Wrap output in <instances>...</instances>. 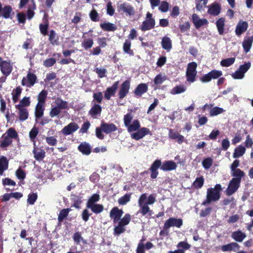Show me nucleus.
Instances as JSON below:
<instances>
[{"mask_svg": "<svg viewBox=\"0 0 253 253\" xmlns=\"http://www.w3.org/2000/svg\"><path fill=\"white\" fill-rule=\"evenodd\" d=\"M133 115L129 113L124 117V122L125 126L127 128L128 132H131L136 131L131 134V138L136 140H140L145 135L151 134L150 130L146 127L140 128V123L138 120H134Z\"/></svg>", "mask_w": 253, "mask_h": 253, "instance_id": "nucleus-1", "label": "nucleus"}, {"mask_svg": "<svg viewBox=\"0 0 253 253\" xmlns=\"http://www.w3.org/2000/svg\"><path fill=\"white\" fill-rule=\"evenodd\" d=\"M124 212L122 209L115 207L112 209L110 212V217L113 219L114 224L118 222V224L114 228L113 234L114 235H120L126 231L125 226L127 225L131 220V215L126 213L122 218H121Z\"/></svg>", "mask_w": 253, "mask_h": 253, "instance_id": "nucleus-2", "label": "nucleus"}, {"mask_svg": "<svg viewBox=\"0 0 253 253\" xmlns=\"http://www.w3.org/2000/svg\"><path fill=\"white\" fill-rule=\"evenodd\" d=\"M220 184H217L214 188H209L207 190L206 199L203 201L202 205L206 206L212 202L218 201L220 198V191H221Z\"/></svg>", "mask_w": 253, "mask_h": 253, "instance_id": "nucleus-3", "label": "nucleus"}, {"mask_svg": "<svg viewBox=\"0 0 253 253\" xmlns=\"http://www.w3.org/2000/svg\"><path fill=\"white\" fill-rule=\"evenodd\" d=\"M147 199L146 193L142 194L139 197L138 201V205L139 210L137 211L136 215L140 213L141 216L147 217L151 216L153 211L150 209L149 206L145 204V201Z\"/></svg>", "mask_w": 253, "mask_h": 253, "instance_id": "nucleus-4", "label": "nucleus"}, {"mask_svg": "<svg viewBox=\"0 0 253 253\" xmlns=\"http://www.w3.org/2000/svg\"><path fill=\"white\" fill-rule=\"evenodd\" d=\"M236 176L230 181L227 188L226 190V194L227 196H230L234 194L239 188L242 177L245 175H233Z\"/></svg>", "mask_w": 253, "mask_h": 253, "instance_id": "nucleus-5", "label": "nucleus"}, {"mask_svg": "<svg viewBox=\"0 0 253 253\" xmlns=\"http://www.w3.org/2000/svg\"><path fill=\"white\" fill-rule=\"evenodd\" d=\"M197 64L195 62H192L188 64L186 75L187 81L190 83H193L195 81L197 75L196 68Z\"/></svg>", "mask_w": 253, "mask_h": 253, "instance_id": "nucleus-6", "label": "nucleus"}, {"mask_svg": "<svg viewBox=\"0 0 253 253\" xmlns=\"http://www.w3.org/2000/svg\"><path fill=\"white\" fill-rule=\"evenodd\" d=\"M251 66L250 62L241 65L239 69L232 74V78L237 80L243 79L245 77V74L248 71Z\"/></svg>", "mask_w": 253, "mask_h": 253, "instance_id": "nucleus-7", "label": "nucleus"}, {"mask_svg": "<svg viewBox=\"0 0 253 253\" xmlns=\"http://www.w3.org/2000/svg\"><path fill=\"white\" fill-rule=\"evenodd\" d=\"M117 10L119 12L126 13L129 16L133 15L135 13L134 7L126 2L119 3L117 5Z\"/></svg>", "mask_w": 253, "mask_h": 253, "instance_id": "nucleus-8", "label": "nucleus"}, {"mask_svg": "<svg viewBox=\"0 0 253 253\" xmlns=\"http://www.w3.org/2000/svg\"><path fill=\"white\" fill-rule=\"evenodd\" d=\"M182 224L183 221L182 219L170 217L165 221L163 228L165 230H168L171 227L175 226L180 228Z\"/></svg>", "mask_w": 253, "mask_h": 253, "instance_id": "nucleus-9", "label": "nucleus"}, {"mask_svg": "<svg viewBox=\"0 0 253 253\" xmlns=\"http://www.w3.org/2000/svg\"><path fill=\"white\" fill-rule=\"evenodd\" d=\"M155 25V21L152 18V14L147 12L146 20L144 21L141 26L142 31H147L153 28Z\"/></svg>", "mask_w": 253, "mask_h": 253, "instance_id": "nucleus-10", "label": "nucleus"}, {"mask_svg": "<svg viewBox=\"0 0 253 253\" xmlns=\"http://www.w3.org/2000/svg\"><path fill=\"white\" fill-rule=\"evenodd\" d=\"M79 128L78 125L72 122L64 126L61 130V132L65 135H68L77 131Z\"/></svg>", "mask_w": 253, "mask_h": 253, "instance_id": "nucleus-11", "label": "nucleus"}, {"mask_svg": "<svg viewBox=\"0 0 253 253\" xmlns=\"http://www.w3.org/2000/svg\"><path fill=\"white\" fill-rule=\"evenodd\" d=\"M0 67L2 73L5 76L9 75L12 70V66L10 63L3 61L0 57Z\"/></svg>", "mask_w": 253, "mask_h": 253, "instance_id": "nucleus-12", "label": "nucleus"}, {"mask_svg": "<svg viewBox=\"0 0 253 253\" xmlns=\"http://www.w3.org/2000/svg\"><path fill=\"white\" fill-rule=\"evenodd\" d=\"M37 80V77L35 75L28 73L27 77L24 78L22 81V84L23 85H26L27 87H30L33 86Z\"/></svg>", "mask_w": 253, "mask_h": 253, "instance_id": "nucleus-13", "label": "nucleus"}, {"mask_svg": "<svg viewBox=\"0 0 253 253\" xmlns=\"http://www.w3.org/2000/svg\"><path fill=\"white\" fill-rule=\"evenodd\" d=\"M12 9L11 6L6 5L2 7L1 4L0 3V17H2L4 18H12Z\"/></svg>", "mask_w": 253, "mask_h": 253, "instance_id": "nucleus-14", "label": "nucleus"}, {"mask_svg": "<svg viewBox=\"0 0 253 253\" xmlns=\"http://www.w3.org/2000/svg\"><path fill=\"white\" fill-rule=\"evenodd\" d=\"M192 20L195 27L197 29L208 23V21L206 19L200 18L196 14L192 15Z\"/></svg>", "mask_w": 253, "mask_h": 253, "instance_id": "nucleus-15", "label": "nucleus"}, {"mask_svg": "<svg viewBox=\"0 0 253 253\" xmlns=\"http://www.w3.org/2000/svg\"><path fill=\"white\" fill-rule=\"evenodd\" d=\"M240 248V246L236 242H231L229 244L223 245L221 247L222 251L225 252H231V251H237Z\"/></svg>", "mask_w": 253, "mask_h": 253, "instance_id": "nucleus-16", "label": "nucleus"}, {"mask_svg": "<svg viewBox=\"0 0 253 253\" xmlns=\"http://www.w3.org/2000/svg\"><path fill=\"white\" fill-rule=\"evenodd\" d=\"M248 27V24L247 22L240 20L236 28L235 32L236 35L240 36L247 30Z\"/></svg>", "mask_w": 253, "mask_h": 253, "instance_id": "nucleus-17", "label": "nucleus"}, {"mask_svg": "<svg viewBox=\"0 0 253 253\" xmlns=\"http://www.w3.org/2000/svg\"><path fill=\"white\" fill-rule=\"evenodd\" d=\"M129 88L130 82L128 81H126L125 82H124L122 84L119 91V97L120 98H124L126 95V94L128 93Z\"/></svg>", "mask_w": 253, "mask_h": 253, "instance_id": "nucleus-18", "label": "nucleus"}, {"mask_svg": "<svg viewBox=\"0 0 253 253\" xmlns=\"http://www.w3.org/2000/svg\"><path fill=\"white\" fill-rule=\"evenodd\" d=\"M177 167L176 164L172 161H167L164 162L161 169L164 171H170L175 169Z\"/></svg>", "mask_w": 253, "mask_h": 253, "instance_id": "nucleus-19", "label": "nucleus"}, {"mask_svg": "<svg viewBox=\"0 0 253 253\" xmlns=\"http://www.w3.org/2000/svg\"><path fill=\"white\" fill-rule=\"evenodd\" d=\"M33 152L34 158L38 161H42L45 156V152L43 150L38 148L36 145H34Z\"/></svg>", "mask_w": 253, "mask_h": 253, "instance_id": "nucleus-20", "label": "nucleus"}, {"mask_svg": "<svg viewBox=\"0 0 253 253\" xmlns=\"http://www.w3.org/2000/svg\"><path fill=\"white\" fill-rule=\"evenodd\" d=\"M119 82H116L111 87H108L105 92V97L109 100L112 95H114L118 88Z\"/></svg>", "mask_w": 253, "mask_h": 253, "instance_id": "nucleus-21", "label": "nucleus"}, {"mask_svg": "<svg viewBox=\"0 0 253 253\" xmlns=\"http://www.w3.org/2000/svg\"><path fill=\"white\" fill-rule=\"evenodd\" d=\"M78 149L83 154L89 155L91 153V148L89 144L84 142L79 146Z\"/></svg>", "mask_w": 253, "mask_h": 253, "instance_id": "nucleus-22", "label": "nucleus"}, {"mask_svg": "<svg viewBox=\"0 0 253 253\" xmlns=\"http://www.w3.org/2000/svg\"><path fill=\"white\" fill-rule=\"evenodd\" d=\"M15 107L19 111V120L21 121H24L27 120L29 115L27 110L20 105H16Z\"/></svg>", "mask_w": 253, "mask_h": 253, "instance_id": "nucleus-23", "label": "nucleus"}, {"mask_svg": "<svg viewBox=\"0 0 253 253\" xmlns=\"http://www.w3.org/2000/svg\"><path fill=\"white\" fill-rule=\"evenodd\" d=\"M253 42V36L244 39L242 45L246 53L250 51Z\"/></svg>", "mask_w": 253, "mask_h": 253, "instance_id": "nucleus-24", "label": "nucleus"}, {"mask_svg": "<svg viewBox=\"0 0 253 253\" xmlns=\"http://www.w3.org/2000/svg\"><path fill=\"white\" fill-rule=\"evenodd\" d=\"M101 128L104 132L109 133L116 131L117 128L113 124L102 123Z\"/></svg>", "mask_w": 253, "mask_h": 253, "instance_id": "nucleus-25", "label": "nucleus"}, {"mask_svg": "<svg viewBox=\"0 0 253 253\" xmlns=\"http://www.w3.org/2000/svg\"><path fill=\"white\" fill-rule=\"evenodd\" d=\"M231 237L236 242H242L246 237V235L241 230H238L232 233Z\"/></svg>", "mask_w": 253, "mask_h": 253, "instance_id": "nucleus-26", "label": "nucleus"}, {"mask_svg": "<svg viewBox=\"0 0 253 253\" xmlns=\"http://www.w3.org/2000/svg\"><path fill=\"white\" fill-rule=\"evenodd\" d=\"M161 44L162 47L168 51H169L172 48L171 40L169 37H163L162 40Z\"/></svg>", "mask_w": 253, "mask_h": 253, "instance_id": "nucleus-27", "label": "nucleus"}, {"mask_svg": "<svg viewBox=\"0 0 253 253\" xmlns=\"http://www.w3.org/2000/svg\"><path fill=\"white\" fill-rule=\"evenodd\" d=\"M221 8L217 3H212L209 8L208 13L212 15H217L220 12Z\"/></svg>", "mask_w": 253, "mask_h": 253, "instance_id": "nucleus-28", "label": "nucleus"}, {"mask_svg": "<svg viewBox=\"0 0 253 253\" xmlns=\"http://www.w3.org/2000/svg\"><path fill=\"white\" fill-rule=\"evenodd\" d=\"M246 148L242 145H239L236 147L233 154L234 158H238L243 156L246 152Z\"/></svg>", "mask_w": 253, "mask_h": 253, "instance_id": "nucleus-29", "label": "nucleus"}, {"mask_svg": "<svg viewBox=\"0 0 253 253\" xmlns=\"http://www.w3.org/2000/svg\"><path fill=\"white\" fill-rule=\"evenodd\" d=\"M71 211L70 208L63 209L61 210L58 216V221L59 223H61L65 218H66Z\"/></svg>", "mask_w": 253, "mask_h": 253, "instance_id": "nucleus-30", "label": "nucleus"}, {"mask_svg": "<svg viewBox=\"0 0 253 253\" xmlns=\"http://www.w3.org/2000/svg\"><path fill=\"white\" fill-rule=\"evenodd\" d=\"M86 208L90 209L95 214L101 213L104 210V207L102 205L97 204L86 207Z\"/></svg>", "mask_w": 253, "mask_h": 253, "instance_id": "nucleus-31", "label": "nucleus"}, {"mask_svg": "<svg viewBox=\"0 0 253 253\" xmlns=\"http://www.w3.org/2000/svg\"><path fill=\"white\" fill-rule=\"evenodd\" d=\"M49 41L52 45H58V37L56 35V33L53 30L50 31L49 35Z\"/></svg>", "mask_w": 253, "mask_h": 253, "instance_id": "nucleus-32", "label": "nucleus"}, {"mask_svg": "<svg viewBox=\"0 0 253 253\" xmlns=\"http://www.w3.org/2000/svg\"><path fill=\"white\" fill-rule=\"evenodd\" d=\"M147 90V86L145 84H139L135 90V94L140 96Z\"/></svg>", "mask_w": 253, "mask_h": 253, "instance_id": "nucleus-33", "label": "nucleus"}, {"mask_svg": "<svg viewBox=\"0 0 253 253\" xmlns=\"http://www.w3.org/2000/svg\"><path fill=\"white\" fill-rule=\"evenodd\" d=\"M225 19L223 18H219L216 22L218 32L220 35H222L224 32Z\"/></svg>", "mask_w": 253, "mask_h": 253, "instance_id": "nucleus-34", "label": "nucleus"}, {"mask_svg": "<svg viewBox=\"0 0 253 253\" xmlns=\"http://www.w3.org/2000/svg\"><path fill=\"white\" fill-rule=\"evenodd\" d=\"M99 199L100 196L99 194H93L88 200L86 207H88L94 204H96V203L99 200Z\"/></svg>", "mask_w": 253, "mask_h": 253, "instance_id": "nucleus-35", "label": "nucleus"}, {"mask_svg": "<svg viewBox=\"0 0 253 253\" xmlns=\"http://www.w3.org/2000/svg\"><path fill=\"white\" fill-rule=\"evenodd\" d=\"M186 87L183 85H179L173 87L170 91L171 94L174 95L183 93L186 91Z\"/></svg>", "mask_w": 253, "mask_h": 253, "instance_id": "nucleus-36", "label": "nucleus"}, {"mask_svg": "<svg viewBox=\"0 0 253 253\" xmlns=\"http://www.w3.org/2000/svg\"><path fill=\"white\" fill-rule=\"evenodd\" d=\"M239 165V161L235 160L231 166V170L232 174H243V172L239 169H237Z\"/></svg>", "mask_w": 253, "mask_h": 253, "instance_id": "nucleus-37", "label": "nucleus"}, {"mask_svg": "<svg viewBox=\"0 0 253 253\" xmlns=\"http://www.w3.org/2000/svg\"><path fill=\"white\" fill-rule=\"evenodd\" d=\"M8 168V161L6 157H1L0 158V174H2L4 170Z\"/></svg>", "mask_w": 253, "mask_h": 253, "instance_id": "nucleus-38", "label": "nucleus"}, {"mask_svg": "<svg viewBox=\"0 0 253 253\" xmlns=\"http://www.w3.org/2000/svg\"><path fill=\"white\" fill-rule=\"evenodd\" d=\"M54 104L55 106L59 108L60 110L65 109L68 107V103L60 98L56 99L54 101Z\"/></svg>", "mask_w": 253, "mask_h": 253, "instance_id": "nucleus-39", "label": "nucleus"}, {"mask_svg": "<svg viewBox=\"0 0 253 253\" xmlns=\"http://www.w3.org/2000/svg\"><path fill=\"white\" fill-rule=\"evenodd\" d=\"M22 90L20 87H17L12 91V100L14 103L17 102L21 95Z\"/></svg>", "mask_w": 253, "mask_h": 253, "instance_id": "nucleus-40", "label": "nucleus"}, {"mask_svg": "<svg viewBox=\"0 0 253 253\" xmlns=\"http://www.w3.org/2000/svg\"><path fill=\"white\" fill-rule=\"evenodd\" d=\"M225 111V110L222 108L218 107H214L212 108L210 110V115L211 117L216 116L219 114H222Z\"/></svg>", "mask_w": 253, "mask_h": 253, "instance_id": "nucleus-41", "label": "nucleus"}, {"mask_svg": "<svg viewBox=\"0 0 253 253\" xmlns=\"http://www.w3.org/2000/svg\"><path fill=\"white\" fill-rule=\"evenodd\" d=\"M44 107L43 105L37 104L35 109V117L36 119L42 117L43 114Z\"/></svg>", "mask_w": 253, "mask_h": 253, "instance_id": "nucleus-42", "label": "nucleus"}, {"mask_svg": "<svg viewBox=\"0 0 253 253\" xmlns=\"http://www.w3.org/2000/svg\"><path fill=\"white\" fill-rule=\"evenodd\" d=\"M71 200L74 202L72 207H74L76 209H80V205L82 203L81 197L79 196L74 195L73 196Z\"/></svg>", "mask_w": 253, "mask_h": 253, "instance_id": "nucleus-43", "label": "nucleus"}, {"mask_svg": "<svg viewBox=\"0 0 253 253\" xmlns=\"http://www.w3.org/2000/svg\"><path fill=\"white\" fill-rule=\"evenodd\" d=\"M130 46H131V42L130 41L127 40L126 41L125 43H124L123 45V50L124 51L127 53L129 54L130 55H133V52L130 49Z\"/></svg>", "mask_w": 253, "mask_h": 253, "instance_id": "nucleus-44", "label": "nucleus"}, {"mask_svg": "<svg viewBox=\"0 0 253 253\" xmlns=\"http://www.w3.org/2000/svg\"><path fill=\"white\" fill-rule=\"evenodd\" d=\"M204 179L203 176L197 177L193 183V186L196 189L201 188L204 184Z\"/></svg>", "mask_w": 253, "mask_h": 253, "instance_id": "nucleus-45", "label": "nucleus"}, {"mask_svg": "<svg viewBox=\"0 0 253 253\" xmlns=\"http://www.w3.org/2000/svg\"><path fill=\"white\" fill-rule=\"evenodd\" d=\"M101 27L107 31H114L116 30V27L110 23H104L100 25Z\"/></svg>", "mask_w": 253, "mask_h": 253, "instance_id": "nucleus-46", "label": "nucleus"}, {"mask_svg": "<svg viewBox=\"0 0 253 253\" xmlns=\"http://www.w3.org/2000/svg\"><path fill=\"white\" fill-rule=\"evenodd\" d=\"M39 133V129L36 127H33L29 132V136L32 142H33V145H35L36 141L35 138L37 136Z\"/></svg>", "mask_w": 253, "mask_h": 253, "instance_id": "nucleus-47", "label": "nucleus"}, {"mask_svg": "<svg viewBox=\"0 0 253 253\" xmlns=\"http://www.w3.org/2000/svg\"><path fill=\"white\" fill-rule=\"evenodd\" d=\"M130 200V194H126L118 199V203L121 205H125Z\"/></svg>", "mask_w": 253, "mask_h": 253, "instance_id": "nucleus-48", "label": "nucleus"}, {"mask_svg": "<svg viewBox=\"0 0 253 253\" xmlns=\"http://www.w3.org/2000/svg\"><path fill=\"white\" fill-rule=\"evenodd\" d=\"M47 91L45 90H42L38 95V104L44 105L45 100L47 96Z\"/></svg>", "mask_w": 253, "mask_h": 253, "instance_id": "nucleus-49", "label": "nucleus"}, {"mask_svg": "<svg viewBox=\"0 0 253 253\" xmlns=\"http://www.w3.org/2000/svg\"><path fill=\"white\" fill-rule=\"evenodd\" d=\"M38 199V194L36 193L29 194L28 196L27 203L33 205Z\"/></svg>", "mask_w": 253, "mask_h": 253, "instance_id": "nucleus-50", "label": "nucleus"}, {"mask_svg": "<svg viewBox=\"0 0 253 253\" xmlns=\"http://www.w3.org/2000/svg\"><path fill=\"white\" fill-rule=\"evenodd\" d=\"M93 44V41L91 39H85L82 42V46L85 49L90 48Z\"/></svg>", "mask_w": 253, "mask_h": 253, "instance_id": "nucleus-51", "label": "nucleus"}, {"mask_svg": "<svg viewBox=\"0 0 253 253\" xmlns=\"http://www.w3.org/2000/svg\"><path fill=\"white\" fill-rule=\"evenodd\" d=\"M45 139L46 143L50 146H55L57 143V139L54 136H46Z\"/></svg>", "mask_w": 253, "mask_h": 253, "instance_id": "nucleus-52", "label": "nucleus"}, {"mask_svg": "<svg viewBox=\"0 0 253 253\" xmlns=\"http://www.w3.org/2000/svg\"><path fill=\"white\" fill-rule=\"evenodd\" d=\"M162 164L161 163V160H157L154 162L152 164L150 169L153 173H155L157 171V169L160 168L162 166Z\"/></svg>", "mask_w": 253, "mask_h": 253, "instance_id": "nucleus-53", "label": "nucleus"}, {"mask_svg": "<svg viewBox=\"0 0 253 253\" xmlns=\"http://www.w3.org/2000/svg\"><path fill=\"white\" fill-rule=\"evenodd\" d=\"M235 62L234 58H229L222 60L220 62V64L224 67H228L233 64Z\"/></svg>", "mask_w": 253, "mask_h": 253, "instance_id": "nucleus-54", "label": "nucleus"}, {"mask_svg": "<svg viewBox=\"0 0 253 253\" xmlns=\"http://www.w3.org/2000/svg\"><path fill=\"white\" fill-rule=\"evenodd\" d=\"M101 111V107L99 105H95L90 111V114L94 116L96 115L100 114Z\"/></svg>", "mask_w": 253, "mask_h": 253, "instance_id": "nucleus-55", "label": "nucleus"}, {"mask_svg": "<svg viewBox=\"0 0 253 253\" xmlns=\"http://www.w3.org/2000/svg\"><path fill=\"white\" fill-rule=\"evenodd\" d=\"M210 73L212 79H216L222 75V72L219 70H212Z\"/></svg>", "mask_w": 253, "mask_h": 253, "instance_id": "nucleus-56", "label": "nucleus"}, {"mask_svg": "<svg viewBox=\"0 0 253 253\" xmlns=\"http://www.w3.org/2000/svg\"><path fill=\"white\" fill-rule=\"evenodd\" d=\"M61 112V110L59 109V108L56 107L55 106L54 107H53L50 112H49V115L51 117L53 118L54 117H56L58 116Z\"/></svg>", "mask_w": 253, "mask_h": 253, "instance_id": "nucleus-57", "label": "nucleus"}, {"mask_svg": "<svg viewBox=\"0 0 253 253\" xmlns=\"http://www.w3.org/2000/svg\"><path fill=\"white\" fill-rule=\"evenodd\" d=\"M169 4L165 1H163L161 3L159 9L162 12H166L169 9Z\"/></svg>", "mask_w": 253, "mask_h": 253, "instance_id": "nucleus-58", "label": "nucleus"}, {"mask_svg": "<svg viewBox=\"0 0 253 253\" xmlns=\"http://www.w3.org/2000/svg\"><path fill=\"white\" fill-rule=\"evenodd\" d=\"M95 72L98 74L100 78H102L105 77L107 70L105 68H96L95 69Z\"/></svg>", "mask_w": 253, "mask_h": 253, "instance_id": "nucleus-59", "label": "nucleus"}, {"mask_svg": "<svg viewBox=\"0 0 253 253\" xmlns=\"http://www.w3.org/2000/svg\"><path fill=\"white\" fill-rule=\"evenodd\" d=\"M30 105V98L27 97H24L20 102V104L17 105H20L22 107L24 106H29Z\"/></svg>", "mask_w": 253, "mask_h": 253, "instance_id": "nucleus-60", "label": "nucleus"}, {"mask_svg": "<svg viewBox=\"0 0 253 253\" xmlns=\"http://www.w3.org/2000/svg\"><path fill=\"white\" fill-rule=\"evenodd\" d=\"M17 132L15 130V129H13V128H10L7 131L6 136L9 137L11 139L16 138L17 137Z\"/></svg>", "mask_w": 253, "mask_h": 253, "instance_id": "nucleus-61", "label": "nucleus"}, {"mask_svg": "<svg viewBox=\"0 0 253 253\" xmlns=\"http://www.w3.org/2000/svg\"><path fill=\"white\" fill-rule=\"evenodd\" d=\"M91 214L89 213V211L87 209H85L83 210L82 213V217L84 221L86 222L88 220L89 216Z\"/></svg>", "mask_w": 253, "mask_h": 253, "instance_id": "nucleus-62", "label": "nucleus"}, {"mask_svg": "<svg viewBox=\"0 0 253 253\" xmlns=\"http://www.w3.org/2000/svg\"><path fill=\"white\" fill-rule=\"evenodd\" d=\"M165 80V77L163 76L161 74H159L155 78L154 82L156 84H160Z\"/></svg>", "mask_w": 253, "mask_h": 253, "instance_id": "nucleus-63", "label": "nucleus"}, {"mask_svg": "<svg viewBox=\"0 0 253 253\" xmlns=\"http://www.w3.org/2000/svg\"><path fill=\"white\" fill-rule=\"evenodd\" d=\"M12 142V140L10 138L5 136L3 141H2L0 144V147H5L10 145Z\"/></svg>", "mask_w": 253, "mask_h": 253, "instance_id": "nucleus-64", "label": "nucleus"}]
</instances>
